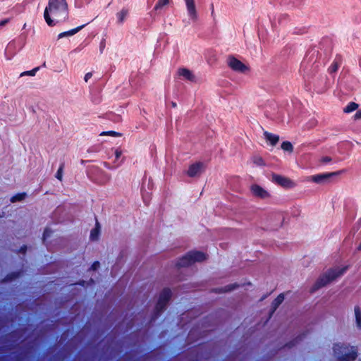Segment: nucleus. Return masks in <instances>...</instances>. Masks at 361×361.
<instances>
[{"label":"nucleus","instance_id":"obj_1","mask_svg":"<svg viewBox=\"0 0 361 361\" xmlns=\"http://www.w3.org/2000/svg\"><path fill=\"white\" fill-rule=\"evenodd\" d=\"M68 17V4L66 0H49L44 12V18L49 26L55 25L56 22Z\"/></svg>","mask_w":361,"mask_h":361},{"label":"nucleus","instance_id":"obj_2","mask_svg":"<svg viewBox=\"0 0 361 361\" xmlns=\"http://www.w3.org/2000/svg\"><path fill=\"white\" fill-rule=\"evenodd\" d=\"M348 266H345L343 267H334L329 269L327 271H326L324 274L319 276V278L317 280L315 283L310 289L311 293H314L319 288L325 286L329 284L331 281H334L337 278L341 276L345 273L348 270Z\"/></svg>","mask_w":361,"mask_h":361},{"label":"nucleus","instance_id":"obj_3","mask_svg":"<svg viewBox=\"0 0 361 361\" xmlns=\"http://www.w3.org/2000/svg\"><path fill=\"white\" fill-rule=\"evenodd\" d=\"M333 349L338 361H354L357 357V351L355 347L350 348L343 343H336Z\"/></svg>","mask_w":361,"mask_h":361},{"label":"nucleus","instance_id":"obj_4","mask_svg":"<svg viewBox=\"0 0 361 361\" xmlns=\"http://www.w3.org/2000/svg\"><path fill=\"white\" fill-rule=\"evenodd\" d=\"M207 259L206 255L201 251H190L180 258L176 266L178 267H187L195 262H201Z\"/></svg>","mask_w":361,"mask_h":361},{"label":"nucleus","instance_id":"obj_5","mask_svg":"<svg viewBox=\"0 0 361 361\" xmlns=\"http://www.w3.org/2000/svg\"><path fill=\"white\" fill-rule=\"evenodd\" d=\"M171 291L170 288H165L162 290V291L160 293L158 301L156 304L154 314L152 316V319L155 320L157 319L161 314L164 312V310L166 309V307L171 300Z\"/></svg>","mask_w":361,"mask_h":361},{"label":"nucleus","instance_id":"obj_6","mask_svg":"<svg viewBox=\"0 0 361 361\" xmlns=\"http://www.w3.org/2000/svg\"><path fill=\"white\" fill-rule=\"evenodd\" d=\"M314 53L310 56H306L302 60L300 65V71L307 75H309L312 72L316 71L319 68V63L314 60Z\"/></svg>","mask_w":361,"mask_h":361},{"label":"nucleus","instance_id":"obj_7","mask_svg":"<svg viewBox=\"0 0 361 361\" xmlns=\"http://www.w3.org/2000/svg\"><path fill=\"white\" fill-rule=\"evenodd\" d=\"M271 181L286 189L293 188L296 186V183L289 178L276 173L272 174Z\"/></svg>","mask_w":361,"mask_h":361},{"label":"nucleus","instance_id":"obj_8","mask_svg":"<svg viewBox=\"0 0 361 361\" xmlns=\"http://www.w3.org/2000/svg\"><path fill=\"white\" fill-rule=\"evenodd\" d=\"M227 63L228 66L234 71L244 73L247 70V67L234 56H229Z\"/></svg>","mask_w":361,"mask_h":361},{"label":"nucleus","instance_id":"obj_9","mask_svg":"<svg viewBox=\"0 0 361 361\" xmlns=\"http://www.w3.org/2000/svg\"><path fill=\"white\" fill-rule=\"evenodd\" d=\"M204 163L200 161L196 162L189 166L187 174L192 178L199 176L204 171Z\"/></svg>","mask_w":361,"mask_h":361},{"label":"nucleus","instance_id":"obj_10","mask_svg":"<svg viewBox=\"0 0 361 361\" xmlns=\"http://www.w3.org/2000/svg\"><path fill=\"white\" fill-rule=\"evenodd\" d=\"M341 173V171L319 173V174L312 176L311 177V179L313 182H314L316 183H322L327 182L330 178L336 176Z\"/></svg>","mask_w":361,"mask_h":361},{"label":"nucleus","instance_id":"obj_11","mask_svg":"<svg viewBox=\"0 0 361 361\" xmlns=\"http://www.w3.org/2000/svg\"><path fill=\"white\" fill-rule=\"evenodd\" d=\"M251 192H252L253 195L261 198V199H267L270 197L269 193L262 188L261 186L257 184H253L250 187Z\"/></svg>","mask_w":361,"mask_h":361},{"label":"nucleus","instance_id":"obj_12","mask_svg":"<svg viewBox=\"0 0 361 361\" xmlns=\"http://www.w3.org/2000/svg\"><path fill=\"white\" fill-rule=\"evenodd\" d=\"M188 14L190 19L196 20L197 18V13L196 11L195 0H185Z\"/></svg>","mask_w":361,"mask_h":361},{"label":"nucleus","instance_id":"obj_13","mask_svg":"<svg viewBox=\"0 0 361 361\" xmlns=\"http://www.w3.org/2000/svg\"><path fill=\"white\" fill-rule=\"evenodd\" d=\"M178 74L183 80H185L190 82H195L196 77L194 73L189 69L185 68H180L178 71Z\"/></svg>","mask_w":361,"mask_h":361},{"label":"nucleus","instance_id":"obj_14","mask_svg":"<svg viewBox=\"0 0 361 361\" xmlns=\"http://www.w3.org/2000/svg\"><path fill=\"white\" fill-rule=\"evenodd\" d=\"M264 138L270 142L271 146H275L279 141V136L267 131L264 132Z\"/></svg>","mask_w":361,"mask_h":361},{"label":"nucleus","instance_id":"obj_15","mask_svg":"<svg viewBox=\"0 0 361 361\" xmlns=\"http://www.w3.org/2000/svg\"><path fill=\"white\" fill-rule=\"evenodd\" d=\"M129 14V10L126 8H123L121 11L116 13L117 23L121 25L123 23Z\"/></svg>","mask_w":361,"mask_h":361},{"label":"nucleus","instance_id":"obj_16","mask_svg":"<svg viewBox=\"0 0 361 361\" xmlns=\"http://www.w3.org/2000/svg\"><path fill=\"white\" fill-rule=\"evenodd\" d=\"M284 300V294L281 293L279 294L272 302L271 303V315L276 310V309L279 307V305L283 302Z\"/></svg>","mask_w":361,"mask_h":361},{"label":"nucleus","instance_id":"obj_17","mask_svg":"<svg viewBox=\"0 0 361 361\" xmlns=\"http://www.w3.org/2000/svg\"><path fill=\"white\" fill-rule=\"evenodd\" d=\"M23 274V271H13L8 274L2 280V282H11L19 278Z\"/></svg>","mask_w":361,"mask_h":361},{"label":"nucleus","instance_id":"obj_18","mask_svg":"<svg viewBox=\"0 0 361 361\" xmlns=\"http://www.w3.org/2000/svg\"><path fill=\"white\" fill-rule=\"evenodd\" d=\"M86 25L87 24H84V25H80L79 27H75L74 29L66 31V32H61V33H60L58 35V38L61 39V38L64 37L72 36V35L76 34L80 30H82Z\"/></svg>","mask_w":361,"mask_h":361},{"label":"nucleus","instance_id":"obj_19","mask_svg":"<svg viewBox=\"0 0 361 361\" xmlns=\"http://www.w3.org/2000/svg\"><path fill=\"white\" fill-rule=\"evenodd\" d=\"M341 64V58L340 56H336L328 69L329 73L330 74H333V73H336L338 71Z\"/></svg>","mask_w":361,"mask_h":361},{"label":"nucleus","instance_id":"obj_20","mask_svg":"<svg viewBox=\"0 0 361 361\" xmlns=\"http://www.w3.org/2000/svg\"><path fill=\"white\" fill-rule=\"evenodd\" d=\"M238 286V285H237L236 283L230 284V285L226 286L225 287L221 288H215V289H214V292L218 293L229 292V291L234 290Z\"/></svg>","mask_w":361,"mask_h":361},{"label":"nucleus","instance_id":"obj_21","mask_svg":"<svg viewBox=\"0 0 361 361\" xmlns=\"http://www.w3.org/2000/svg\"><path fill=\"white\" fill-rule=\"evenodd\" d=\"M355 323L357 329H361V310L359 306L355 307Z\"/></svg>","mask_w":361,"mask_h":361},{"label":"nucleus","instance_id":"obj_22","mask_svg":"<svg viewBox=\"0 0 361 361\" xmlns=\"http://www.w3.org/2000/svg\"><path fill=\"white\" fill-rule=\"evenodd\" d=\"M99 232H100V230H99V223L97 222L96 223V226L94 228H93L91 232H90V239L92 240H96L98 239L99 238Z\"/></svg>","mask_w":361,"mask_h":361},{"label":"nucleus","instance_id":"obj_23","mask_svg":"<svg viewBox=\"0 0 361 361\" xmlns=\"http://www.w3.org/2000/svg\"><path fill=\"white\" fill-rule=\"evenodd\" d=\"M358 104L355 102H351L347 104L344 108L343 111L345 113H351L358 108Z\"/></svg>","mask_w":361,"mask_h":361},{"label":"nucleus","instance_id":"obj_24","mask_svg":"<svg viewBox=\"0 0 361 361\" xmlns=\"http://www.w3.org/2000/svg\"><path fill=\"white\" fill-rule=\"evenodd\" d=\"M25 197H26L25 192L18 193V194L13 195L11 198V202L13 203V202L22 201L23 200L25 199Z\"/></svg>","mask_w":361,"mask_h":361},{"label":"nucleus","instance_id":"obj_25","mask_svg":"<svg viewBox=\"0 0 361 361\" xmlns=\"http://www.w3.org/2000/svg\"><path fill=\"white\" fill-rule=\"evenodd\" d=\"M281 149L288 152H292L293 151V145L289 141L283 142L281 144Z\"/></svg>","mask_w":361,"mask_h":361},{"label":"nucleus","instance_id":"obj_26","mask_svg":"<svg viewBox=\"0 0 361 361\" xmlns=\"http://www.w3.org/2000/svg\"><path fill=\"white\" fill-rule=\"evenodd\" d=\"M169 0H158L156 5L154 6V10L157 11L161 9L164 6L167 5Z\"/></svg>","mask_w":361,"mask_h":361},{"label":"nucleus","instance_id":"obj_27","mask_svg":"<svg viewBox=\"0 0 361 361\" xmlns=\"http://www.w3.org/2000/svg\"><path fill=\"white\" fill-rule=\"evenodd\" d=\"M39 70V67H36L35 68H33L32 70L31 71H24L22 73H20V77H23V76H25V75H27V76H35L37 73V72Z\"/></svg>","mask_w":361,"mask_h":361},{"label":"nucleus","instance_id":"obj_28","mask_svg":"<svg viewBox=\"0 0 361 361\" xmlns=\"http://www.w3.org/2000/svg\"><path fill=\"white\" fill-rule=\"evenodd\" d=\"M100 136H104V135H111L114 137H119L121 135V133H117L116 131L109 130V131H103L99 134Z\"/></svg>","mask_w":361,"mask_h":361},{"label":"nucleus","instance_id":"obj_29","mask_svg":"<svg viewBox=\"0 0 361 361\" xmlns=\"http://www.w3.org/2000/svg\"><path fill=\"white\" fill-rule=\"evenodd\" d=\"M92 0H75V5L77 8H82L85 4H88Z\"/></svg>","mask_w":361,"mask_h":361},{"label":"nucleus","instance_id":"obj_30","mask_svg":"<svg viewBox=\"0 0 361 361\" xmlns=\"http://www.w3.org/2000/svg\"><path fill=\"white\" fill-rule=\"evenodd\" d=\"M63 164H61L60 167L59 168L56 173V178L59 179V180H62L63 176Z\"/></svg>","mask_w":361,"mask_h":361},{"label":"nucleus","instance_id":"obj_31","mask_svg":"<svg viewBox=\"0 0 361 361\" xmlns=\"http://www.w3.org/2000/svg\"><path fill=\"white\" fill-rule=\"evenodd\" d=\"M51 233L52 231L50 228H46L43 233V240L44 241L47 238H49L51 235Z\"/></svg>","mask_w":361,"mask_h":361},{"label":"nucleus","instance_id":"obj_32","mask_svg":"<svg viewBox=\"0 0 361 361\" xmlns=\"http://www.w3.org/2000/svg\"><path fill=\"white\" fill-rule=\"evenodd\" d=\"M298 340L301 341L302 340V337L300 336H298L294 341L287 343L286 345V346H287L288 348H291L292 346H293L295 345V343L298 342Z\"/></svg>","mask_w":361,"mask_h":361},{"label":"nucleus","instance_id":"obj_33","mask_svg":"<svg viewBox=\"0 0 361 361\" xmlns=\"http://www.w3.org/2000/svg\"><path fill=\"white\" fill-rule=\"evenodd\" d=\"M99 262L98 261H96L92 264L90 269L93 271H95L99 267Z\"/></svg>","mask_w":361,"mask_h":361},{"label":"nucleus","instance_id":"obj_34","mask_svg":"<svg viewBox=\"0 0 361 361\" xmlns=\"http://www.w3.org/2000/svg\"><path fill=\"white\" fill-rule=\"evenodd\" d=\"M331 161V158L330 157H323L322 159H321V161L324 164H327L329 162H330Z\"/></svg>","mask_w":361,"mask_h":361},{"label":"nucleus","instance_id":"obj_35","mask_svg":"<svg viewBox=\"0 0 361 361\" xmlns=\"http://www.w3.org/2000/svg\"><path fill=\"white\" fill-rule=\"evenodd\" d=\"M15 46V44L13 42H10L6 47V54H7V52L10 51V49H13Z\"/></svg>","mask_w":361,"mask_h":361},{"label":"nucleus","instance_id":"obj_36","mask_svg":"<svg viewBox=\"0 0 361 361\" xmlns=\"http://www.w3.org/2000/svg\"><path fill=\"white\" fill-rule=\"evenodd\" d=\"M122 154V151L120 149H116L115 150V157L116 159H118Z\"/></svg>","mask_w":361,"mask_h":361},{"label":"nucleus","instance_id":"obj_37","mask_svg":"<svg viewBox=\"0 0 361 361\" xmlns=\"http://www.w3.org/2000/svg\"><path fill=\"white\" fill-rule=\"evenodd\" d=\"M317 92L318 93H323V92H324L326 90V89H327V87H326V85H324V86H322V87H317Z\"/></svg>","mask_w":361,"mask_h":361},{"label":"nucleus","instance_id":"obj_38","mask_svg":"<svg viewBox=\"0 0 361 361\" xmlns=\"http://www.w3.org/2000/svg\"><path fill=\"white\" fill-rule=\"evenodd\" d=\"M92 76V73L91 72L87 73L85 75L84 80L85 82H87Z\"/></svg>","mask_w":361,"mask_h":361},{"label":"nucleus","instance_id":"obj_39","mask_svg":"<svg viewBox=\"0 0 361 361\" xmlns=\"http://www.w3.org/2000/svg\"><path fill=\"white\" fill-rule=\"evenodd\" d=\"M354 118L355 120L361 119V109L358 110L355 114L354 115Z\"/></svg>","mask_w":361,"mask_h":361},{"label":"nucleus","instance_id":"obj_40","mask_svg":"<svg viewBox=\"0 0 361 361\" xmlns=\"http://www.w3.org/2000/svg\"><path fill=\"white\" fill-rule=\"evenodd\" d=\"M9 20H10L8 18L1 20L0 21V27H3V26L6 25L9 22Z\"/></svg>","mask_w":361,"mask_h":361},{"label":"nucleus","instance_id":"obj_41","mask_svg":"<svg viewBox=\"0 0 361 361\" xmlns=\"http://www.w3.org/2000/svg\"><path fill=\"white\" fill-rule=\"evenodd\" d=\"M142 198H143L144 202L147 204V201L149 200L148 194L147 193L145 194V193L142 192Z\"/></svg>","mask_w":361,"mask_h":361},{"label":"nucleus","instance_id":"obj_42","mask_svg":"<svg viewBox=\"0 0 361 361\" xmlns=\"http://www.w3.org/2000/svg\"><path fill=\"white\" fill-rule=\"evenodd\" d=\"M26 250H27L26 245H23V247H20V251L22 252H25L26 251Z\"/></svg>","mask_w":361,"mask_h":361},{"label":"nucleus","instance_id":"obj_43","mask_svg":"<svg viewBox=\"0 0 361 361\" xmlns=\"http://www.w3.org/2000/svg\"><path fill=\"white\" fill-rule=\"evenodd\" d=\"M326 77H323V78H322V82H326Z\"/></svg>","mask_w":361,"mask_h":361},{"label":"nucleus","instance_id":"obj_44","mask_svg":"<svg viewBox=\"0 0 361 361\" xmlns=\"http://www.w3.org/2000/svg\"><path fill=\"white\" fill-rule=\"evenodd\" d=\"M357 250H361V243H360V245H358L357 247Z\"/></svg>","mask_w":361,"mask_h":361},{"label":"nucleus","instance_id":"obj_45","mask_svg":"<svg viewBox=\"0 0 361 361\" xmlns=\"http://www.w3.org/2000/svg\"><path fill=\"white\" fill-rule=\"evenodd\" d=\"M213 13H214V6H213V4H212V14H213Z\"/></svg>","mask_w":361,"mask_h":361},{"label":"nucleus","instance_id":"obj_46","mask_svg":"<svg viewBox=\"0 0 361 361\" xmlns=\"http://www.w3.org/2000/svg\"><path fill=\"white\" fill-rule=\"evenodd\" d=\"M172 106L173 107H176V104L175 102H172Z\"/></svg>","mask_w":361,"mask_h":361},{"label":"nucleus","instance_id":"obj_47","mask_svg":"<svg viewBox=\"0 0 361 361\" xmlns=\"http://www.w3.org/2000/svg\"><path fill=\"white\" fill-rule=\"evenodd\" d=\"M360 66H361V59H360Z\"/></svg>","mask_w":361,"mask_h":361}]
</instances>
